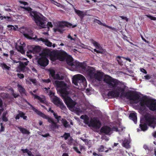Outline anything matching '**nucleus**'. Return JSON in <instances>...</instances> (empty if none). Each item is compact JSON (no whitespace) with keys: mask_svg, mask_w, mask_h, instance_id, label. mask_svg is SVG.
I'll list each match as a JSON object with an SVG mask.
<instances>
[{"mask_svg":"<svg viewBox=\"0 0 156 156\" xmlns=\"http://www.w3.org/2000/svg\"><path fill=\"white\" fill-rule=\"evenodd\" d=\"M55 83L57 87L60 88L59 91L67 107L71 108H74L76 105V102L68 96L69 93L67 90L66 84L63 81H55Z\"/></svg>","mask_w":156,"mask_h":156,"instance_id":"f257e3e1","label":"nucleus"},{"mask_svg":"<svg viewBox=\"0 0 156 156\" xmlns=\"http://www.w3.org/2000/svg\"><path fill=\"white\" fill-rule=\"evenodd\" d=\"M72 67L75 71H78L80 73L86 74L90 79H93L96 72L95 69L90 66H87L84 62H80L75 61L72 63Z\"/></svg>","mask_w":156,"mask_h":156,"instance_id":"f03ea898","label":"nucleus"},{"mask_svg":"<svg viewBox=\"0 0 156 156\" xmlns=\"http://www.w3.org/2000/svg\"><path fill=\"white\" fill-rule=\"evenodd\" d=\"M139 104L140 107L139 110L141 112H144L146 111V106L149 109L152 111H156V100L148 98L145 96L140 100Z\"/></svg>","mask_w":156,"mask_h":156,"instance_id":"7ed1b4c3","label":"nucleus"},{"mask_svg":"<svg viewBox=\"0 0 156 156\" xmlns=\"http://www.w3.org/2000/svg\"><path fill=\"white\" fill-rule=\"evenodd\" d=\"M51 59L53 61H55L57 59L60 61H64L66 59L67 62L69 61V64L71 66L72 63L75 62H73L72 56L68 55L63 50L53 52V55L51 56Z\"/></svg>","mask_w":156,"mask_h":156,"instance_id":"20e7f679","label":"nucleus"},{"mask_svg":"<svg viewBox=\"0 0 156 156\" xmlns=\"http://www.w3.org/2000/svg\"><path fill=\"white\" fill-rule=\"evenodd\" d=\"M127 87L125 85H121L120 86V96L121 97H126L127 99L135 101L138 100L140 98V96L136 94H133L131 91L125 92V90Z\"/></svg>","mask_w":156,"mask_h":156,"instance_id":"39448f33","label":"nucleus"},{"mask_svg":"<svg viewBox=\"0 0 156 156\" xmlns=\"http://www.w3.org/2000/svg\"><path fill=\"white\" fill-rule=\"evenodd\" d=\"M103 81L109 88L112 89H116L118 87L124 85L123 84H121L119 80L107 75L105 76Z\"/></svg>","mask_w":156,"mask_h":156,"instance_id":"423d86ee","label":"nucleus"},{"mask_svg":"<svg viewBox=\"0 0 156 156\" xmlns=\"http://www.w3.org/2000/svg\"><path fill=\"white\" fill-rule=\"evenodd\" d=\"M35 19H36V23L37 25L40 27V28H44L47 27H52L53 25L51 22H48L47 23L46 21L47 18L44 17H41L34 14Z\"/></svg>","mask_w":156,"mask_h":156,"instance_id":"0eeeda50","label":"nucleus"},{"mask_svg":"<svg viewBox=\"0 0 156 156\" xmlns=\"http://www.w3.org/2000/svg\"><path fill=\"white\" fill-rule=\"evenodd\" d=\"M72 82L75 85L81 87H85L87 85L86 79L80 74L75 75L73 78Z\"/></svg>","mask_w":156,"mask_h":156,"instance_id":"6e6552de","label":"nucleus"},{"mask_svg":"<svg viewBox=\"0 0 156 156\" xmlns=\"http://www.w3.org/2000/svg\"><path fill=\"white\" fill-rule=\"evenodd\" d=\"M144 121L148 125L154 129L156 126V118L149 113H146L144 116Z\"/></svg>","mask_w":156,"mask_h":156,"instance_id":"1a4fd4ad","label":"nucleus"},{"mask_svg":"<svg viewBox=\"0 0 156 156\" xmlns=\"http://www.w3.org/2000/svg\"><path fill=\"white\" fill-rule=\"evenodd\" d=\"M72 26L73 28H74L76 26V25H72L71 23L67 22L62 21L60 22L56 28L54 29L55 32L58 31L60 33H62L64 31L66 30V27H71Z\"/></svg>","mask_w":156,"mask_h":156,"instance_id":"9d476101","label":"nucleus"},{"mask_svg":"<svg viewBox=\"0 0 156 156\" xmlns=\"http://www.w3.org/2000/svg\"><path fill=\"white\" fill-rule=\"evenodd\" d=\"M25 101L28 105L30 106L31 107V109L32 110L34 111L37 115L41 117L43 119H47L48 122L49 123H51L54 121L53 119L49 117L48 116L46 115L44 113L36 109L33 106L31 105L26 100Z\"/></svg>","mask_w":156,"mask_h":156,"instance_id":"9b49d317","label":"nucleus"},{"mask_svg":"<svg viewBox=\"0 0 156 156\" xmlns=\"http://www.w3.org/2000/svg\"><path fill=\"white\" fill-rule=\"evenodd\" d=\"M29 62L28 60L24 62L19 61V65L16 68L17 71L19 73H28L29 69L26 66L28 65Z\"/></svg>","mask_w":156,"mask_h":156,"instance_id":"f8f14e48","label":"nucleus"},{"mask_svg":"<svg viewBox=\"0 0 156 156\" xmlns=\"http://www.w3.org/2000/svg\"><path fill=\"white\" fill-rule=\"evenodd\" d=\"M52 102L57 107H59L62 110L66 111L67 108L62 101L57 96H54L52 98Z\"/></svg>","mask_w":156,"mask_h":156,"instance_id":"ddd939ff","label":"nucleus"},{"mask_svg":"<svg viewBox=\"0 0 156 156\" xmlns=\"http://www.w3.org/2000/svg\"><path fill=\"white\" fill-rule=\"evenodd\" d=\"M16 48L21 54L25 53V50L24 48L26 47V44L23 42H18L15 44Z\"/></svg>","mask_w":156,"mask_h":156,"instance_id":"4468645a","label":"nucleus"},{"mask_svg":"<svg viewBox=\"0 0 156 156\" xmlns=\"http://www.w3.org/2000/svg\"><path fill=\"white\" fill-rule=\"evenodd\" d=\"M120 86H119L116 89L110 91L108 93L107 95L108 96H111L113 98H117L119 97L120 95Z\"/></svg>","mask_w":156,"mask_h":156,"instance_id":"2eb2a0df","label":"nucleus"},{"mask_svg":"<svg viewBox=\"0 0 156 156\" xmlns=\"http://www.w3.org/2000/svg\"><path fill=\"white\" fill-rule=\"evenodd\" d=\"M38 64L41 66L45 67L48 64L49 61L45 56H41L37 61Z\"/></svg>","mask_w":156,"mask_h":156,"instance_id":"dca6fc26","label":"nucleus"},{"mask_svg":"<svg viewBox=\"0 0 156 156\" xmlns=\"http://www.w3.org/2000/svg\"><path fill=\"white\" fill-rule=\"evenodd\" d=\"M101 122L99 120L95 118L91 119L90 122L89 126H92L97 128H99L101 126Z\"/></svg>","mask_w":156,"mask_h":156,"instance_id":"f3484780","label":"nucleus"},{"mask_svg":"<svg viewBox=\"0 0 156 156\" xmlns=\"http://www.w3.org/2000/svg\"><path fill=\"white\" fill-rule=\"evenodd\" d=\"M48 71L49 72V76L50 77L51 76L54 79L58 80H61L62 79L61 78L59 74H55V70L52 69H49Z\"/></svg>","mask_w":156,"mask_h":156,"instance_id":"a211bd4d","label":"nucleus"},{"mask_svg":"<svg viewBox=\"0 0 156 156\" xmlns=\"http://www.w3.org/2000/svg\"><path fill=\"white\" fill-rule=\"evenodd\" d=\"M30 94L34 96V99H37L41 103L44 104L46 105H47L48 102L45 96H42L43 97L41 98L40 96L34 94L32 92H30Z\"/></svg>","mask_w":156,"mask_h":156,"instance_id":"6ab92c4d","label":"nucleus"},{"mask_svg":"<svg viewBox=\"0 0 156 156\" xmlns=\"http://www.w3.org/2000/svg\"><path fill=\"white\" fill-rule=\"evenodd\" d=\"M111 131V128L108 126H104L102 127L100 130V132L105 133L107 135H108L110 133Z\"/></svg>","mask_w":156,"mask_h":156,"instance_id":"aec40b11","label":"nucleus"},{"mask_svg":"<svg viewBox=\"0 0 156 156\" xmlns=\"http://www.w3.org/2000/svg\"><path fill=\"white\" fill-rule=\"evenodd\" d=\"M18 113L16 115L15 119L16 120L19 119L20 117L22 118L24 120H27V117L25 115V113L19 110Z\"/></svg>","mask_w":156,"mask_h":156,"instance_id":"412c9836","label":"nucleus"},{"mask_svg":"<svg viewBox=\"0 0 156 156\" xmlns=\"http://www.w3.org/2000/svg\"><path fill=\"white\" fill-rule=\"evenodd\" d=\"M94 23H98V24L101 25L102 26H104L105 27H106L108 28H109L111 30H116V28L114 27H112L111 26H109L105 24V23H102L101 21L98 20L97 19H94Z\"/></svg>","mask_w":156,"mask_h":156,"instance_id":"4be33fe9","label":"nucleus"},{"mask_svg":"<svg viewBox=\"0 0 156 156\" xmlns=\"http://www.w3.org/2000/svg\"><path fill=\"white\" fill-rule=\"evenodd\" d=\"M140 127L142 131H145L147 130L148 127L147 125H148L146 122H145L144 120L140 119Z\"/></svg>","mask_w":156,"mask_h":156,"instance_id":"5701e85b","label":"nucleus"},{"mask_svg":"<svg viewBox=\"0 0 156 156\" xmlns=\"http://www.w3.org/2000/svg\"><path fill=\"white\" fill-rule=\"evenodd\" d=\"M23 35L27 39H32V37L33 36V33L32 30H30L27 32H24L23 34Z\"/></svg>","mask_w":156,"mask_h":156,"instance_id":"b1692460","label":"nucleus"},{"mask_svg":"<svg viewBox=\"0 0 156 156\" xmlns=\"http://www.w3.org/2000/svg\"><path fill=\"white\" fill-rule=\"evenodd\" d=\"M32 9L30 7H29L28 9L27 10V11L28 12L30 13V15L32 17H33V19H34V20L35 22L36 23V19H35V17L34 15L35 14L36 15H37L38 16H39L37 14V12L36 11H32Z\"/></svg>","mask_w":156,"mask_h":156,"instance_id":"393cba45","label":"nucleus"},{"mask_svg":"<svg viewBox=\"0 0 156 156\" xmlns=\"http://www.w3.org/2000/svg\"><path fill=\"white\" fill-rule=\"evenodd\" d=\"M102 75L100 72H97V73L95 72L93 79H95L98 80L100 81L102 79Z\"/></svg>","mask_w":156,"mask_h":156,"instance_id":"a878e982","label":"nucleus"},{"mask_svg":"<svg viewBox=\"0 0 156 156\" xmlns=\"http://www.w3.org/2000/svg\"><path fill=\"white\" fill-rule=\"evenodd\" d=\"M74 10L75 13L80 17L81 19H82L83 18L84 16V14L83 11L77 10L75 8H74Z\"/></svg>","mask_w":156,"mask_h":156,"instance_id":"bb28decb","label":"nucleus"},{"mask_svg":"<svg viewBox=\"0 0 156 156\" xmlns=\"http://www.w3.org/2000/svg\"><path fill=\"white\" fill-rule=\"evenodd\" d=\"M129 141L127 139H125L122 142V146L126 148H129L130 147L129 145Z\"/></svg>","mask_w":156,"mask_h":156,"instance_id":"cd10ccee","label":"nucleus"},{"mask_svg":"<svg viewBox=\"0 0 156 156\" xmlns=\"http://www.w3.org/2000/svg\"><path fill=\"white\" fill-rule=\"evenodd\" d=\"M18 128L23 134H29L30 133L29 131L24 128L22 127L21 126H19Z\"/></svg>","mask_w":156,"mask_h":156,"instance_id":"c85d7f7f","label":"nucleus"},{"mask_svg":"<svg viewBox=\"0 0 156 156\" xmlns=\"http://www.w3.org/2000/svg\"><path fill=\"white\" fill-rule=\"evenodd\" d=\"M65 128H70V126L69 124V122L65 119H62L61 120Z\"/></svg>","mask_w":156,"mask_h":156,"instance_id":"c756f323","label":"nucleus"},{"mask_svg":"<svg viewBox=\"0 0 156 156\" xmlns=\"http://www.w3.org/2000/svg\"><path fill=\"white\" fill-rule=\"evenodd\" d=\"M129 117L130 119L133 120L134 122L136 123L137 120V116L136 114L134 113L130 114L129 115Z\"/></svg>","mask_w":156,"mask_h":156,"instance_id":"7c9ffc66","label":"nucleus"},{"mask_svg":"<svg viewBox=\"0 0 156 156\" xmlns=\"http://www.w3.org/2000/svg\"><path fill=\"white\" fill-rule=\"evenodd\" d=\"M18 87L19 91L21 94H24L25 93V89L21 85L18 84Z\"/></svg>","mask_w":156,"mask_h":156,"instance_id":"2f4dec72","label":"nucleus"},{"mask_svg":"<svg viewBox=\"0 0 156 156\" xmlns=\"http://www.w3.org/2000/svg\"><path fill=\"white\" fill-rule=\"evenodd\" d=\"M50 126L52 129H54L56 128H58V126L57 125L56 123L54 121L51 123V125H50Z\"/></svg>","mask_w":156,"mask_h":156,"instance_id":"473e14b6","label":"nucleus"},{"mask_svg":"<svg viewBox=\"0 0 156 156\" xmlns=\"http://www.w3.org/2000/svg\"><path fill=\"white\" fill-rule=\"evenodd\" d=\"M45 44L48 47H51L52 45V43L49 41L48 39H45L44 41Z\"/></svg>","mask_w":156,"mask_h":156,"instance_id":"72a5a7b5","label":"nucleus"},{"mask_svg":"<svg viewBox=\"0 0 156 156\" xmlns=\"http://www.w3.org/2000/svg\"><path fill=\"white\" fill-rule=\"evenodd\" d=\"M40 50V46H36L33 48V51L35 52H39Z\"/></svg>","mask_w":156,"mask_h":156,"instance_id":"f704fd0d","label":"nucleus"},{"mask_svg":"<svg viewBox=\"0 0 156 156\" xmlns=\"http://www.w3.org/2000/svg\"><path fill=\"white\" fill-rule=\"evenodd\" d=\"M105 147L104 146L101 145L99 146V148L97 149V150L99 152H103L105 150Z\"/></svg>","mask_w":156,"mask_h":156,"instance_id":"c9c22d12","label":"nucleus"},{"mask_svg":"<svg viewBox=\"0 0 156 156\" xmlns=\"http://www.w3.org/2000/svg\"><path fill=\"white\" fill-rule=\"evenodd\" d=\"M1 67L4 69L8 70L9 69V67L7 66L4 63H1Z\"/></svg>","mask_w":156,"mask_h":156,"instance_id":"e433bc0d","label":"nucleus"},{"mask_svg":"<svg viewBox=\"0 0 156 156\" xmlns=\"http://www.w3.org/2000/svg\"><path fill=\"white\" fill-rule=\"evenodd\" d=\"M121 57L119 56H117L116 57V59L119 64L120 65H122V62L121 59Z\"/></svg>","mask_w":156,"mask_h":156,"instance_id":"4c0bfd02","label":"nucleus"},{"mask_svg":"<svg viewBox=\"0 0 156 156\" xmlns=\"http://www.w3.org/2000/svg\"><path fill=\"white\" fill-rule=\"evenodd\" d=\"M93 44L94 45L95 47L98 48H100V44H99L98 42L96 41H94L93 43Z\"/></svg>","mask_w":156,"mask_h":156,"instance_id":"58836bf2","label":"nucleus"},{"mask_svg":"<svg viewBox=\"0 0 156 156\" xmlns=\"http://www.w3.org/2000/svg\"><path fill=\"white\" fill-rule=\"evenodd\" d=\"M51 1V3L54 4L55 5L57 6L58 7H60L62 5L59 3H58L56 2L54 0H50Z\"/></svg>","mask_w":156,"mask_h":156,"instance_id":"ea45409f","label":"nucleus"},{"mask_svg":"<svg viewBox=\"0 0 156 156\" xmlns=\"http://www.w3.org/2000/svg\"><path fill=\"white\" fill-rule=\"evenodd\" d=\"M33 39L35 40V39H36V41H42L43 42H44V41H45V39H44L42 38H37L36 37H34L33 38Z\"/></svg>","mask_w":156,"mask_h":156,"instance_id":"a19ab883","label":"nucleus"},{"mask_svg":"<svg viewBox=\"0 0 156 156\" xmlns=\"http://www.w3.org/2000/svg\"><path fill=\"white\" fill-rule=\"evenodd\" d=\"M147 17L151 20H156V17L153 16L151 15H147Z\"/></svg>","mask_w":156,"mask_h":156,"instance_id":"79ce46f5","label":"nucleus"},{"mask_svg":"<svg viewBox=\"0 0 156 156\" xmlns=\"http://www.w3.org/2000/svg\"><path fill=\"white\" fill-rule=\"evenodd\" d=\"M84 122L86 124H88L89 123V118L88 116L85 118L84 120Z\"/></svg>","mask_w":156,"mask_h":156,"instance_id":"37998d69","label":"nucleus"},{"mask_svg":"<svg viewBox=\"0 0 156 156\" xmlns=\"http://www.w3.org/2000/svg\"><path fill=\"white\" fill-rule=\"evenodd\" d=\"M53 115L55 118L58 120L61 117L60 116H58L57 113H54Z\"/></svg>","mask_w":156,"mask_h":156,"instance_id":"c03bdc74","label":"nucleus"},{"mask_svg":"<svg viewBox=\"0 0 156 156\" xmlns=\"http://www.w3.org/2000/svg\"><path fill=\"white\" fill-rule=\"evenodd\" d=\"M17 75L20 79H23L24 77V76L23 74L18 73L17 74Z\"/></svg>","mask_w":156,"mask_h":156,"instance_id":"a18cd8bd","label":"nucleus"},{"mask_svg":"<svg viewBox=\"0 0 156 156\" xmlns=\"http://www.w3.org/2000/svg\"><path fill=\"white\" fill-rule=\"evenodd\" d=\"M29 80L34 84H36L37 82L36 80L35 79L30 78Z\"/></svg>","mask_w":156,"mask_h":156,"instance_id":"49530a36","label":"nucleus"},{"mask_svg":"<svg viewBox=\"0 0 156 156\" xmlns=\"http://www.w3.org/2000/svg\"><path fill=\"white\" fill-rule=\"evenodd\" d=\"M64 139L65 140H66L68 139L69 137L70 136L69 133H65L64 135Z\"/></svg>","mask_w":156,"mask_h":156,"instance_id":"de8ad7c7","label":"nucleus"},{"mask_svg":"<svg viewBox=\"0 0 156 156\" xmlns=\"http://www.w3.org/2000/svg\"><path fill=\"white\" fill-rule=\"evenodd\" d=\"M18 2L20 4H23L24 5H28V3H27V2L24 1L20 0Z\"/></svg>","mask_w":156,"mask_h":156,"instance_id":"09e8293b","label":"nucleus"},{"mask_svg":"<svg viewBox=\"0 0 156 156\" xmlns=\"http://www.w3.org/2000/svg\"><path fill=\"white\" fill-rule=\"evenodd\" d=\"M73 148L74 150L78 153L81 154V153L80 151L79 150L78 148L76 147H73Z\"/></svg>","mask_w":156,"mask_h":156,"instance_id":"8fccbe9b","label":"nucleus"},{"mask_svg":"<svg viewBox=\"0 0 156 156\" xmlns=\"http://www.w3.org/2000/svg\"><path fill=\"white\" fill-rule=\"evenodd\" d=\"M42 81L43 83H49L51 82V80L49 79H47L42 80Z\"/></svg>","mask_w":156,"mask_h":156,"instance_id":"3c124183","label":"nucleus"},{"mask_svg":"<svg viewBox=\"0 0 156 156\" xmlns=\"http://www.w3.org/2000/svg\"><path fill=\"white\" fill-rule=\"evenodd\" d=\"M120 18H121L122 20H125L126 22L128 21L129 20L127 18V17L126 16H119Z\"/></svg>","mask_w":156,"mask_h":156,"instance_id":"603ef678","label":"nucleus"},{"mask_svg":"<svg viewBox=\"0 0 156 156\" xmlns=\"http://www.w3.org/2000/svg\"><path fill=\"white\" fill-rule=\"evenodd\" d=\"M0 108L1 109H3V105L2 101V99L0 98Z\"/></svg>","mask_w":156,"mask_h":156,"instance_id":"864d4df0","label":"nucleus"},{"mask_svg":"<svg viewBox=\"0 0 156 156\" xmlns=\"http://www.w3.org/2000/svg\"><path fill=\"white\" fill-rule=\"evenodd\" d=\"M73 139L71 138L70 139V140H68V144L69 145H71L73 144Z\"/></svg>","mask_w":156,"mask_h":156,"instance_id":"5fc2aeb1","label":"nucleus"},{"mask_svg":"<svg viewBox=\"0 0 156 156\" xmlns=\"http://www.w3.org/2000/svg\"><path fill=\"white\" fill-rule=\"evenodd\" d=\"M140 71L145 74L147 73V72L146 70L143 68H141L140 69Z\"/></svg>","mask_w":156,"mask_h":156,"instance_id":"6e6d98bb","label":"nucleus"},{"mask_svg":"<svg viewBox=\"0 0 156 156\" xmlns=\"http://www.w3.org/2000/svg\"><path fill=\"white\" fill-rule=\"evenodd\" d=\"M122 57V58H123L126 59V60L129 61V62H131V59H130V58L128 57Z\"/></svg>","mask_w":156,"mask_h":156,"instance_id":"4d7b16f0","label":"nucleus"},{"mask_svg":"<svg viewBox=\"0 0 156 156\" xmlns=\"http://www.w3.org/2000/svg\"><path fill=\"white\" fill-rule=\"evenodd\" d=\"M27 153L29 156H35L34 155L32 154L31 152L29 150Z\"/></svg>","mask_w":156,"mask_h":156,"instance_id":"13d9d810","label":"nucleus"},{"mask_svg":"<svg viewBox=\"0 0 156 156\" xmlns=\"http://www.w3.org/2000/svg\"><path fill=\"white\" fill-rule=\"evenodd\" d=\"M41 136L44 137H47L50 136L49 134L48 133H47L45 134H40Z\"/></svg>","mask_w":156,"mask_h":156,"instance_id":"bf43d9fd","label":"nucleus"},{"mask_svg":"<svg viewBox=\"0 0 156 156\" xmlns=\"http://www.w3.org/2000/svg\"><path fill=\"white\" fill-rule=\"evenodd\" d=\"M144 77L146 80H149L151 78V76L149 75H145L144 76Z\"/></svg>","mask_w":156,"mask_h":156,"instance_id":"052dcab7","label":"nucleus"},{"mask_svg":"<svg viewBox=\"0 0 156 156\" xmlns=\"http://www.w3.org/2000/svg\"><path fill=\"white\" fill-rule=\"evenodd\" d=\"M28 151H29V150L27 149H21V151H22L23 153H27Z\"/></svg>","mask_w":156,"mask_h":156,"instance_id":"680f3d73","label":"nucleus"},{"mask_svg":"<svg viewBox=\"0 0 156 156\" xmlns=\"http://www.w3.org/2000/svg\"><path fill=\"white\" fill-rule=\"evenodd\" d=\"M67 37L70 39L71 40H75V39L73 38L70 34H69L67 36Z\"/></svg>","mask_w":156,"mask_h":156,"instance_id":"e2e57ef3","label":"nucleus"},{"mask_svg":"<svg viewBox=\"0 0 156 156\" xmlns=\"http://www.w3.org/2000/svg\"><path fill=\"white\" fill-rule=\"evenodd\" d=\"M12 95L13 97L15 98H16L17 97L19 96V94H15L14 93H12Z\"/></svg>","mask_w":156,"mask_h":156,"instance_id":"0e129e2a","label":"nucleus"},{"mask_svg":"<svg viewBox=\"0 0 156 156\" xmlns=\"http://www.w3.org/2000/svg\"><path fill=\"white\" fill-rule=\"evenodd\" d=\"M112 129L114 130H115L116 132L118 131V129L117 126H114L113 127Z\"/></svg>","mask_w":156,"mask_h":156,"instance_id":"69168bd1","label":"nucleus"},{"mask_svg":"<svg viewBox=\"0 0 156 156\" xmlns=\"http://www.w3.org/2000/svg\"><path fill=\"white\" fill-rule=\"evenodd\" d=\"M87 115H82L80 116V118L82 119H85V118L86 117H87Z\"/></svg>","mask_w":156,"mask_h":156,"instance_id":"338daca9","label":"nucleus"},{"mask_svg":"<svg viewBox=\"0 0 156 156\" xmlns=\"http://www.w3.org/2000/svg\"><path fill=\"white\" fill-rule=\"evenodd\" d=\"M94 51L95 52H96L97 53H102V52L99 50H97L96 49H94Z\"/></svg>","mask_w":156,"mask_h":156,"instance_id":"774afa93","label":"nucleus"}]
</instances>
